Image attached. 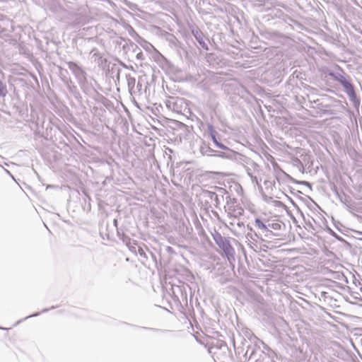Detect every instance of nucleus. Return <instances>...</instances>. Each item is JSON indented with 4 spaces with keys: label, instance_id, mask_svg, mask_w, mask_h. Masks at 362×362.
I'll return each instance as SVG.
<instances>
[{
    "label": "nucleus",
    "instance_id": "f257e3e1",
    "mask_svg": "<svg viewBox=\"0 0 362 362\" xmlns=\"http://www.w3.org/2000/svg\"><path fill=\"white\" fill-rule=\"evenodd\" d=\"M224 341L220 340L216 341H211V346L209 348V351L213 354L214 357L215 358L216 361H219L220 362L221 358L219 357V354L216 351L220 349L223 345H224Z\"/></svg>",
    "mask_w": 362,
    "mask_h": 362
},
{
    "label": "nucleus",
    "instance_id": "f03ea898",
    "mask_svg": "<svg viewBox=\"0 0 362 362\" xmlns=\"http://www.w3.org/2000/svg\"><path fill=\"white\" fill-rule=\"evenodd\" d=\"M255 226L262 230H267V226L258 218L255 220Z\"/></svg>",
    "mask_w": 362,
    "mask_h": 362
},
{
    "label": "nucleus",
    "instance_id": "7ed1b4c3",
    "mask_svg": "<svg viewBox=\"0 0 362 362\" xmlns=\"http://www.w3.org/2000/svg\"><path fill=\"white\" fill-rule=\"evenodd\" d=\"M6 93H7V90H6V86H4V84H2L1 83H0V95L5 96Z\"/></svg>",
    "mask_w": 362,
    "mask_h": 362
},
{
    "label": "nucleus",
    "instance_id": "20e7f679",
    "mask_svg": "<svg viewBox=\"0 0 362 362\" xmlns=\"http://www.w3.org/2000/svg\"><path fill=\"white\" fill-rule=\"evenodd\" d=\"M233 187L234 189L237 192L238 194H240L241 192L242 187L239 184L233 182Z\"/></svg>",
    "mask_w": 362,
    "mask_h": 362
},
{
    "label": "nucleus",
    "instance_id": "39448f33",
    "mask_svg": "<svg viewBox=\"0 0 362 362\" xmlns=\"http://www.w3.org/2000/svg\"><path fill=\"white\" fill-rule=\"evenodd\" d=\"M213 142H214V144L215 146H216V147H219V148H224L223 145L220 144L216 141V138H215L214 136H213Z\"/></svg>",
    "mask_w": 362,
    "mask_h": 362
},
{
    "label": "nucleus",
    "instance_id": "423d86ee",
    "mask_svg": "<svg viewBox=\"0 0 362 362\" xmlns=\"http://www.w3.org/2000/svg\"><path fill=\"white\" fill-rule=\"evenodd\" d=\"M272 228L273 229H278L280 228V225L279 223H273Z\"/></svg>",
    "mask_w": 362,
    "mask_h": 362
},
{
    "label": "nucleus",
    "instance_id": "0eeeda50",
    "mask_svg": "<svg viewBox=\"0 0 362 362\" xmlns=\"http://www.w3.org/2000/svg\"><path fill=\"white\" fill-rule=\"evenodd\" d=\"M243 209H242L241 207H239V208H238V214H242V212H243Z\"/></svg>",
    "mask_w": 362,
    "mask_h": 362
},
{
    "label": "nucleus",
    "instance_id": "6e6552de",
    "mask_svg": "<svg viewBox=\"0 0 362 362\" xmlns=\"http://www.w3.org/2000/svg\"><path fill=\"white\" fill-rule=\"evenodd\" d=\"M232 187H233V185H230L229 186L230 192H227V194H231V191H232V190H231V188H232Z\"/></svg>",
    "mask_w": 362,
    "mask_h": 362
},
{
    "label": "nucleus",
    "instance_id": "1a4fd4ad",
    "mask_svg": "<svg viewBox=\"0 0 362 362\" xmlns=\"http://www.w3.org/2000/svg\"><path fill=\"white\" fill-rule=\"evenodd\" d=\"M232 187H233V185H230L229 186L230 192H227V194H231V191H232V190H231V188H232Z\"/></svg>",
    "mask_w": 362,
    "mask_h": 362
}]
</instances>
